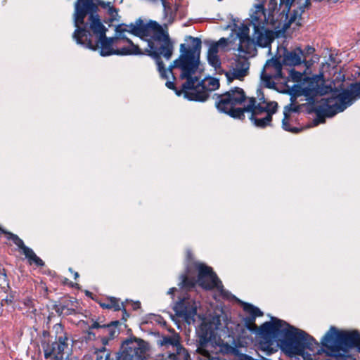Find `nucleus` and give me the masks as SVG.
<instances>
[{"mask_svg": "<svg viewBox=\"0 0 360 360\" xmlns=\"http://www.w3.org/2000/svg\"><path fill=\"white\" fill-rule=\"evenodd\" d=\"M315 51L314 47L307 46L304 49L300 47L294 48V67L303 65L302 72L294 69V99L298 96H304L306 100L314 101L318 96L326 95L332 93L330 98L321 100L313 107L314 112L317 117L324 122V117H332L337 113L344 111L351 105L356 98H360V83L352 84L349 90H335L330 85L325 84L322 74L309 77L307 70H309L312 63L308 60Z\"/></svg>", "mask_w": 360, "mask_h": 360, "instance_id": "nucleus-1", "label": "nucleus"}, {"mask_svg": "<svg viewBox=\"0 0 360 360\" xmlns=\"http://www.w3.org/2000/svg\"><path fill=\"white\" fill-rule=\"evenodd\" d=\"M243 310L249 314L244 319L246 328L259 335V348L270 355L278 349L284 352L289 357H292V326L277 317L271 316L258 328L255 321L257 317L263 315V312L257 307L244 303Z\"/></svg>", "mask_w": 360, "mask_h": 360, "instance_id": "nucleus-2", "label": "nucleus"}, {"mask_svg": "<svg viewBox=\"0 0 360 360\" xmlns=\"http://www.w3.org/2000/svg\"><path fill=\"white\" fill-rule=\"evenodd\" d=\"M188 38L191 44H180V54L166 69L167 74L169 72L175 79L172 70L174 68L179 69L181 71L179 78L186 79L181 85L184 98L188 101L205 102L208 98V95L206 91H203V81L199 82L198 77L193 76L200 65L202 41L198 37L188 36ZM167 77H168L167 75Z\"/></svg>", "mask_w": 360, "mask_h": 360, "instance_id": "nucleus-3", "label": "nucleus"}, {"mask_svg": "<svg viewBox=\"0 0 360 360\" xmlns=\"http://www.w3.org/2000/svg\"><path fill=\"white\" fill-rule=\"evenodd\" d=\"M75 30L72 33V38L75 42L92 51L99 50L103 57L112 55L117 56H142L143 53L137 45L131 46L129 50L124 47L115 48L119 40L117 37H108L106 32L108 28L103 25L96 15L89 16L83 24L75 25Z\"/></svg>", "mask_w": 360, "mask_h": 360, "instance_id": "nucleus-4", "label": "nucleus"}, {"mask_svg": "<svg viewBox=\"0 0 360 360\" xmlns=\"http://www.w3.org/2000/svg\"><path fill=\"white\" fill-rule=\"evenodd\" d=\"M138 22L139 29L137 36L148 43V48L142 51L143 55L150 56L155 61L160 76L163 79H167V70L161 56L166 60L171 59L174 53L173 41L168 33L156 21L150 20L144 23L139 18Z\"/></svg>", "mask_w": 360, "mask_h": 360, "instance_id": "nucleus-5", "label": "nucleus"}, {"mask_svg": "<svg viewBox=\"0 0 360 360\" xmlns=\"http://www.w3.org/2000/svg\"><path fill=\"white\" fill-rule=\"evenodd\" d=\"M261 82L268 89L280 92L284 86H290L288 82L292 79V51L285 48L283 55L276 53L268 60L260 75Z\"/></svg>", "mask_w": 360, "mask_h": 360, "instance_id": "nucleus-6", "label": "nucleus"}, {"mask_svg": "<svg viewBox=\"0 0 360 360\" xmlns=\"http://www.w3.org/2000/svg\"><path fill=\"white\" fill-rule=\"evenodd\" d=\"M321 342L332 360H356L349 353L352 348H357L360 353V333L357 330H338L331 326Z\"/></svg>", "mask_w": 360, "mask_h": 360, "instance_id": "nucleus-7", "label": "nucleus"}, {"mask_svg": "<svg viewBox=\"0 0 360 360\" xmlns=\"http://www.w3.org/2000/svg\"><path fill=\"white\" fill-rule=\"evenodd\" d=\"M262 6H257V10L252 11L250 14V22L253 27L252 37L239 39L238 51L246 54L251 53L252 49L257 45L259 47L269 46L275 38H280L284 36L285 30L289 27V22L284 23L283 27L277 26L276 31L265 28L266 18L262 11Z\"/></svg>", "mask_w": 360, "mask_h": 360, "instance_id": "nucleus-8", "label": "nucleus"}, {"mask_svg": "<svg viewBox=\"0 0 360 360\" xmlns=\"http://www.w3.org/2000/svg\"><path fill=\"white\" fill-rule=\"evenodd\" d=\"M248 103L243 108H235V106H224V109L221 108H217L220 112L229 115L230 117L234 119H238L240 120H244L245 118V112H250V116L249 119L253 123V124L258 128L264 129L266 127V123L270 120V115L266 117H259L261 115V112H264V108L260 106H255V97L248 98Z\"/></svg>", "mask_w": 360, "mask_h": 360, "instance_id": "nucleus-9", "label": "nucleus"}, {"mask_svg": "<svg viewBox=\"0 0 360 360\" xmlns=\"http://www.w3.org/2000/svg\"><path fill=\"white\" fill-rule=\"evenodd\" d=\"M320 346L315 339L305 331L294 327V359L316 360Z\"/></svg>", "mask_w": 360, "mask_h": 360, "instance_id": "nucleus-10", "label": "nucleus"}, {"mask_svg": "<svg viewBox=\"0 0 360 360\" xmlns=\"http://www.w3.org/2000/svg\"><path fill=\"white\" fill-rule=\"evenodd\" d=\"M221 315H210L205 318L196 329L198 349L205 348L209 343L215 340L217 331L221 327Z\"/></svg>", "mask_w": 360, "mask_h": 360, "instance_id": "nucleus-11", "label": "nucleus"}, {"mask_svg": "<svg viewBox=\"0 0 360 360\" xmlns=\"http://www.w3.org/2000/svg\"><path fill=\"white\" fill-rule=\"evenodd\" d=\"M120 321H112L108 323L94 321L89 327L87 339L94 340L100 338L103 345H108L110 340L115 339L120 334Z\"/></svg>", "mask_w": 360, "mask_h": 360, "instance_id": "nucleus-12", "label": "nucleus"}, {"mask_svg": "<svg viewBox=\"0 0 360 360\" xmlns=\"http://www.w3.org/2000/svg\"><path fill=\"white\" fill-rule=\"evenodd\" d=\"M198 307V302L191 297L186 296L179 298L174 304L173 310L177 316L182 318L188 325H191L195 322Z\"/></svg>", "mask_w": 360, "mask_h": 360, "instance_id": "nucleus-13", "label": "nucleus"}, {"mask_svg": "<svg viewBox=\"0 0 360 360\" xmlns=\"http://www.w3.org/2000/svg\"><path fill=\"white\" fill-rule=\"evenodd\" d=\"M198 281L200 285L206 290L217 288L222 290L223 285L212 269L204 264L198 265Z\"/></svg>", "mask_w": 360, "mask_h": 360, "instance_id": "nucleus-14", "label": "nucleus"}, {"mask_svg": "<svg viewBox=\"0 0 360 360\" xmlns=\"http://www.w3.org/2000/svg\"><path fill=\"white\" fill-rule=\"evenodd\" d=\"M217 95L216 108L224 109V106H236L242 104L246 99L244 90L240 87H233L226 92Z\"/></svg>", "mask_w": 360, "mask_h": 360, "instance_id": "nucleus-15", "label": "nucleus"}, {"mask_svg": "<svg viewBox=\"0 0 360 360\" xmlns=\"http://www.w3.org/2000/svg\"><path fill=\"white\" fill-rule=\"evenodd\" d=\"M249 67L250 63L246 58H234L230 64V70L224 72L228 83L234 79L243 80L248 73Z\"/></svg>", "mask_w": 360, "mask_h": 360, "instance_id": "nucleus-16", "label": "nucleus"}, {"mask_svg": "<svg viewBox=\"0 0 360 360\" xmlns=\"http://www.w3.org/2000/svg\"><path fill=\"white\" fill-rule=\"evenodd\" d=\"M96 8L93 0H77L73 13L74 25L83 24L86 18L94 15Z\"/></svg>", "mask_w": 360, "mask_h": 360, "instance_id": "nucleus-17", "label": "nucleus"}, {"mask_svg": "<svg viewBox=\"0 0 360 360\" xmlns=\"http://www.w3.org/2000/svg\"><path fill=\"white\" fill-rule=\"evenodd\" d=\"M79 304L76 298L64 296L53 305V309L58 315L69 316L77 313Z\"/></svg>", "mask_w": 360, "mask_h": 360, "instance_id": "nucleus-18", "label": "nucleus"}, {"mask_svg": "<svg viewBox=\"0 0 360 360\" xmlns=\"http://www.w3.org/2000/svg\"><path fill=\"white\" fill-rule=\"evenodd\" d=\"M255 105L256 107L260 106L262 108H264V111L261 112V115L265 114L264 117H266L268 115H270V120L267 122L266 127L271 126L272 122V116L278 110V103L276 101H268L265 98L262 88H258L257 89V98H255Z\"/></svg>", "mask_w": 360, "mask_h": 360, "instance_id": "nucleus-19", "label": "nucleus"}, {"mask_svg": "<svg viewBox=\"0 0 360 360\" xmlns=\"http://www.w3.org/2000/svg\"><path fill=\"white\" fill-rule=\"evenodd\" d=\"M259 5H262V11L266 18V20L265 21V25L269 23L274 27L275 31L278 30V28H276L277 25H278L280 22H281V20L279 15L276 19L274 18V12L276 10L278 6L276 0H269L266 8H265L264 7V2H261L255 5V11L257 10V6H259ZM283 20L284 19L282 20V22H283Z\"/></svg>", "mask_w": 360, "mask_h": 360, "instance_id": "nucleus-20", "label": "nucleus"}, {"mask_svg": "<svg viewBox=\"0 0 360 360\" xmlns=\"http://www.w3.org/2000/svg\"><path fill=\"white\" fill-rule=\"evenodd\" d=\"M280 93L290 96V103L283 109L282 129L286 131L292 132V125L290 124V115L292 113V86H284V89H280Z\"/></svg>", "mask_w": 360, "mask_h": 360, "instance_id": "nucleus-21", "label": "nucleus"}, {"mask_svg": "<svg viewBox=\"0 0 360 360\" xmlns=\"http://www.w3.org/2000/svg\"><path fill=\"white\" fill-rule=\"evenodd\" d=\"M292 5V0H280L278 12L281 20L284 19L283 22H280L278 26L280 28L284 23L289 22V26L292 23V14H289L290 9Z\"/></svg>", "mask_w": 360, "mask_h": 360, "instance_id": "nucleus-22", "label": "nucleus"}, {"mask_svg": "<svg viewBox=\"0 0 360 360\" xmlns=\"http://www.w3.org/2000/svg\"><path fill=\"white\" fill-rule=\"evenodd\" d=\"M41 347L44 353V358L49 359L51 356H54L55 360L63 359V352L58 349V345L54 341L49 342L46 340H42Z\"/></svg>", "mask_w": 360, "mask_h": 360, "instance_id": "nucleus-23", "label": "nucleus"}, {"mask_svg": "<svg viewBox=\"0 0 360 360\" xmlns=\"http://www.w3.org/2000/svg\"><path fill=\"white\" fill-rule=\"evenodd\" d=\"M188 272L189 269L187 267L186 272L181 275L180 282L179 283L180 288L185 290H191L195 288L196 283L198 282V279H195V277L189 276Z\"/></svg>", "mask_w": 360, "mask_h": 360, "instance_id": "nucleus-24", "label": "nucleus"}, {"mask_svg": "<svg viewBox=\"0 0 360 360\" xmlns=\"http://www.w3.org/2000/svg\"><path fill=\"white\" fill-rule=\"evenodd\" d=\"M309 3V0H294V8L297 4L298 8V10L294 9V25L299 27L302 25L301 15Z\"/></svg>", "mask_w": 360, "mask_h": 360, "instance_id": "nucleus-25", "label": "nucleus"}, {"mask_svg": "<svg viewBox=\"0 0 360 360\" xmlns=\"http://www.w3.org/2000/svg\"><path fill=\"white\" fill-rule=\"evenodd\" d=\"M115 37H117V39L119 41L123 40V41H126L127 43H128V46H124V47L127 49H129V50L132 49L131 46L135 45V44L133 43V41L130 39L127 38L124 34V33L126 32H128L127 25L124 24V23H121L117 25H115Z\"/></svg>", "mask_w": 360, "mask_h": 360, "instance_id": "nucleus-26", "label": "nucleus"}, {"mask_svg": "<svg viewBox=\"0 0 360 360\" xmlns=\"http://www.w3.org/2000/svg\"><path fill=\"white\" fill-rule=\"evenodd\" d=\"M169 360H193L188 351L183 346L167 355Z\"/></svg>", "mask_w": 360, "mask_h": 360, "instance_id": "nucleus-27", "label": "nucleus"}, {"mask_svg": "<svg viewBox=\"0 0 360 360\" xmlns=\"http://www.w3.org/2000/svg\"><path fill=\"white\" fill-rule=\"evenodd\" d=\"M57 333H61L62 335H58L56 338V342L58 345V349L64 351L65 348L68 346V337L67 333L64 332V328L61 324L55 326Z\"/></svg>", "mask_w": 360, "mask_h": 360, "instance_id": "nucleus-28", "label": "nucleus"}, {"mask_svg": "<svg viewBox=\"0 0 360 360\" xmlns=\"http://www.w3.org/2000/svg\"><path fill=\"white\" fill-rule=\"evenodd\" d=\"M1 234L6 235L7 238L8 240H11L15 245H17L20 249H21L24 255L25 254L26 252L25 249L30 248L29 247L25 245L23 240L21 238H20L17 235L6 231L0 226V235Z\"/></svg>", "mask_w": 360, "mask_h": 360, "instance_id": "nucleus-29", "label": "nucleus"}, {"mask_svg": "<svg viewBox=\"0 0 360 360\" xmlns=\"http://www.w3.org/2000/svg\"><path fill=\"white\" fill-rule=\"evenodd\" d=\"M162 345L165 346L166 348L168 349V354L175 351V349H179V347H181L182 346L177 338L172 336L165 337L163 338Z\"/></svg>", "mask_w": 360, "mask_h": 360, "instance_id": "nucleus-30", "label": "nucleus"}, {"mask_svg": "<svg viewBox=\"0 0 360 360\" xmlns=\"http://www.w3.org/2000/svg\"><path fill=\"white\" fill-rule=\"evenodd\" d=\"M118 9L110 5L107 8V14L109 15L108 18H105L102 22H105L108 25V27L113 25L114 22H119L120 16L118 14Z\"/></svg>", "mask_w": 360, "mask_h": 360, "instance_id": "nucleus-31", "label": "nucleus"}, {"mask_svg": "<svg viewBox=\"0 0 360 360\" xmlns=\"http://www.w3.org/2000/svg\"><path fill=\"white\" fill-rule=\"evenodd\" d=\"M25 250V256L27 259L30 264H34L37 266H44L45 264L44 261L34 253L32 248H27Z\"/></svg>", "mask_w": 360, "mask_h": 360, "instance_id": "nucleus-32", "label": "nucleus"}, {"mask_svg": "<svg viewBox=\"0 0 360 360\" xmlns=\"http://www.w3.org/2000/svg\"><path fill=\"white\" fill-rule=\"evenodd\" d=\"M100 306L103 309H113L115 311H120L121 309L120 300L114 297H110L106 302L100 303Z\"/></svg>", "mask_w": 360, "mask_h": 360, "instance_id": "nucleus-33", "label": "nucleus"}, {"mask_svg": "<svg viewBox=\"0 0 360 360\" xmlns=\"http://www.w3.org/2000/svg\"><path fill=\"white\" fill-rule=\"evenodd\" d=\"M203 91H206L207 92L209 98L210 92L217 89L219 87V81L217 78L210 77L206 82L203 81Z\"/></svg>", "mask_w": 360, "mask_h": 360, "instance_id": "nucleus-34", "label": "nucleus"}, {"mask_svg": "<svg viewBox=\"0 0 360 360\" xmlns=\"http://www.w3.org/2000/svg\"><path fill=\"white\" fill-rule=\"evenodd\" d=\"M207 61L210 65L217 69L221 66V60L218 55L207 54Z\"/></svg>", "mask_w": 360, "mask_h": 360, "instance_id": "nucleus-35", "label": "nucleus"}, {"mask_svg": "<svg viewBox=\"0 0 360 360\" xmlns=\"http://www.w3.org/2000/svg\"><path fill=\"white\" fill-rule=\"evenodd\" d=\"M93 2L96 7L95 9L96 12L94 13V15H96L98 16V19L101 21H102V20L101 19V17L98 14V6H100L103 8L107 9L111 5V3L110 1L105 2V1H101V0H93Z\"/></svg>", "mask_w": 360, "mask_h": 360, "instance_id": "nucleus-36", "label": "nucleus"}, {"mask_svg": "<svg viewBox=\"0 0 360 360\" xmlns=\"http://www.w3.org/2000/svg\"><path fill=\"white\" fill-rule=\"evenodd\" d=\"M252 25L250 22L248 24H244L243 23L241 25V27H240L239 32H238V38H246L249 37V32H250V28L249 26Z\"/></svg>", "mask_w": 360, "mask_h": 360, "instance_id": "nucleus-37", "label": "nucleus"}, {"mask_svg": "<svg viewBox=\"0 0 360 360\" xmlns=\"http://www.w3.org/2000/svg\"><path fill=\"white\" fill-rule=\"evenodd\" d=\"M127 29L128 32L137 36L139 29V22H138V19L135 21L134 23H130L129 25H127Z\"/></svg>", "mask_w": 360, "mask_h": 360, "instance_id": "nucleus-38", "label": "nucleus"}, {"mask_svg": "<svg viewBox=\"0 0 360 360\" xmlns=\"http://www.w3.org/2000/svg\"><path fill=\"white\" fill-rule=\"evenodd\" d=\"M166 86L169 89H172V90H174L175 94L178 96H180L183 94V88L181 87V89H178L176 86H175V84L173 81H167L165 84Z\"/></svg>", "mask_w": 360, "mask_h": 360, "instance_id": "nucleus-39", "label": "nucleus"}, {"mask_svg": "<svg viewBox=\"0 0 360 360\" xmlns=\"http://www.w3.org/2000/svg\"><path fill=\"white\" fill-rule=\"evenodd\" d=\"M219 47V44L216 43V41L210 42L209 45L207 54L218 55Z\"/></svg>", "mask_w": 360, "mask_h": 360, "instance_id": "nucleus-40", "label": "nucleus"}, {"mask_svg": "<svg viewBox=\"0 0 360 360\" xmlns=\"http://www.w3.org/2000/svg\"><path fill=\"white\" fill-rule=\"evenodd\" d=\"M8 284V279L6 270L0 266V285Z\"/></svg>", "mask_w": 360, "mask_h": 360, "instance_id": "nucleus-41", "label": "nucleus"}, {"mask_svg": "<svg viewBox=\"0 0 360 360\" xmlns=\"http://www.w3.org/2000/svg\"><path fill=\"white\" fill-rule=\"evenodd\" d=\"M120 310H122V314H123L122 319L124 320V321H126L127 318L129 316V314L127 311V309L124 307L123 302L121 303V309Z\"/></svg>", "mask_w": 360, "mask_h": 360, "instance_id": "nucleus-42", "label": "nucleus"}, {"mask_svg": "<svg viewBox=\"0 0 360 360\" xmlns=\"http://www.w3.org/2000/svg\"><path fill=\"white\" fill-rule=\"evenodd\" d=\"M216 43L219 44V46H225L227 45V39L226 38H221L218 41H216Z\"/></svg>", "mask_w": 360, "mask_h": 360, "instance_id": "nucleus-43", "label": "nucleus"}, {"mask_svg": "<svg viewBox=\"0 0 360 360\" xmlns=\"http://www.w3.org/2000/svg\"><path fill=\"white\" fill-rule=\"evenodd\" d=\"M155 320L158 322L160 324H166V321L163 319V318L161 316H155Z\"/></svg>", "mask_w": 360, "mask_h": 360, "instance_id": "nucleus-44", "label": "nucleus"}, {"mask_svg": "<svg viewBox=\"0 0 360 360\" xmlns=\"http://www.w3.org/2000/svg\"><path fill=\"white\" fill-rule=\"evenodd\" d=\"M141 307V302L139 301L134 302L132 304V308L134 310H136Z\"/></svg>", "mask_w": 360, "mask_h": 360, "instance_id": "nucleus-45", "label": "nucleus"}, {"mask_svg": "<svg viewBox=\"0 0 360 360\" xmlns=\"http://www.w3.org/2000/svg\"><path fill=\"white\" fill-rule=\"evenodd\" d=\"M176 290V288H171L169 289L167 293L171 295H174V292Z\"/></svg>", "mask_w": 360, "mask_h": 360, "instance_id": "nucleus-46", "label": "nucleus"}, {"mask_svg": "<svg viewBox=\"0 0 360 360\" xmlns=\"http://www.w3.org/2000/svg\"><path fill=\"white\" fill-rule=\"evenodd\" d=\"M69 271L74 274L75 279L79 277V274L77 271H73L72 268H69Z\"/></svg>", "mask_w": 360, "mask_h": 360, "instance_id": "nucleus-47", "label": "nucleus"}, {"mask_svg": "<svg viewBox=\"0 0 360 360\" xmlns=\"http://www.w3.org/2000/svg\"><path fill=\"white\" fill-rule=\"evenodd\" d=\"M91 292H90L89 291H86V295L91 296Z\"/></svg>", "mask_w": 360, "mask_h": 360, "instance_id": "nucleus-48", "label": "nucleus"}, {"mask_svg": "<svg viewBox=\"0 0 360 360\" xmlns=\"http://www.w3.org/2000/svg\"><path fill=\"white\" fill-rule=\"evenodd\" d=\"M163 4V6H165V0H160Z\"/></svg>", "mask_w": 360, "mask_h": 360, "instance_id": "nucleus-49", "label": "nucleus"}, {"mask_svg": "<svg viewBox=\"0 0 360 360\" xmlns=\"http://www.w3.org/2000/svg\"><path fill=\"white\" fill-rule=\"evenodd\" d=\"M61 360H71L68 356H67L66 358H65L64 359H60Z\"/></svg>", "mask_w": 360, "mask_h": 360, "instance_id": "nucleus-50", "label": "nucleus"}, {"mask_svg": "<svg viewBox=\"0 0 360 360\" xmlns=\"http://www.w3.org/2000/svg\"><path fill=\"white\" fill-rule=\"evenodd\" d=\"M293 131H294V132H297V131H299V130H298V129H296V128H295V127H294V129H293Z\"/></svg>", "mask_w": 360, "mask_h": 360, "instance_id": "nucleus-51", "label": "nucleus"}, {"mask_svg": "<svg viewBox=\"0 0 360 360\" xmlns=\"http://www.w3.org/2000/svg\"><path fill=\"white\" fill-rule=\"evenodd\" d=\"M187 254H188V257H190V256H191V252H190V251H188V252H187Z\"/></svg>", "mask_w": 360, "mask_h": 360, "instance_id": "nucleus-52", "label": "nucleus"}, {"mask_svg": "<svg viewBox=\"0 0 360 360\" xmlns=\"http://www.w3.org/2000/svg\"><path fill=\"white\" fill-rule=\"evenodd\" d=\"M293 110H294V112H296L297 110L295 105H294Z\"/></svg>", "mask_w": 360, "mask_h": 360, "instance_id": "nucleus-53", "label": "nucleus"}, {"mask_svg": "<svg viewBox=\"0 0 360 360\" xmlns=\"http://www.w3.org/2000/svg\"><path fill=\"white\" fill-rule=\"evenodd\" d=\"M265 116V114H263L262 115H259V117H264Z\"/></svg>", "mask_w": 360, "mask_h": 360, "instance_id": "nucleus-54", "label": "nucleus"}, {"mask_svg": "<svg viewBox=\"0 0 360 360\" xmlns=\"http://www.w3.org/2000/svg\"><path fill=\"white\" fill-rule=\"evenodd\" d=\"M122 1H123V0H120V3H122Z\"/></svg>", "mask_w": 360, "mask_h": 360, "instance_id": "nucleus-55", "label": "nucleus"}, {"mask_svg": "<svg viewBox=\"0 0 360 360\" xmlns=\"http://www.w3.org/2000/svg\"><path fill=\"white\" fill-rule=\"evenodd\" d=\"M96 360H98V356H97V359H96Z\"/></svg>", "mask_w": 360, "mask_h": 360, "instance_id": "nucleus-56", "label": "nucleus"}]
</instances>
